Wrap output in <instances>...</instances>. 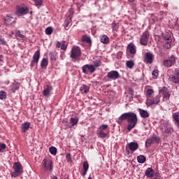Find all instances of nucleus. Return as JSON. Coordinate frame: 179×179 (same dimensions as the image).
Instances as JSON below:
<instances>
[{
	"mask_svg": "<svg viewBox=\"0 0 179 179\" xmlns=\"http://www.w3.org/2000/svg\"><path fill=\"white\" fill-rule=\"evenodd\" d=\"M6 149V144L3 143H0V152H3Z\"/></svg>",
	"mask_w": 179,
	"mask_h": 179,
	"instance_id": "obj_46",
	"label": "nucleus"
},
{
	"mask_svg": "<svg viewBox=\"0 0 179 179\" xmlns=\"http://www.w3.org/2000/svg\"><path fill=\"white\" fill-rule=\"evenodd\" d=\"M136 0H128L129 2L133 3L135 2Z\"/></svg>",
	"mask_w": 179,
	"mask_h": 179,
	"instance_id": "obj_56",
	"label": "nucleus"
},
{
	"mask_svg": "<svg viewBox=\"0 0 179 179\" xmlns=\"http://www.w3.org/2000/svg\"><path fill=\"white\" fill-rule=\"evenodd\" d=\"M137 162L143 164V163H145V162H146V157H145V156L143 155H139L137 157Z\"/></svg>",
	"mask_w": 179,
	"mask_h": 179,
	"instance_id": "obj_34",
	"label": "nucleus"
},
{
	"mask_svg": "<svg viewBox=\"0 0 179 179\" xmlns=\"http://www.w3.org/2000/svg\"><path fill=\"white\" fill-rule=\"evenodd\" d=\"M48 65V60L45 58H43L41 63V68H45Z\"/></svg>",
	"mask_w": 179,
	"mask_h": 179,
	"instance_id": "obj_36",
	"label": "nucleus"
},
{
	"mask_svg": "<svg viewBox=\"0 0 179 179\" xmlns=\"http://www.w3.org/2000/svg\"><path fill=\"white\" fill-rule=\"evenodd\" d=\"M81 41H83V43H87V44L92 45V39L87 35H83L81 37Z\"/></svg>",
	"mask_w": 179,
	"mask_h": 179,
	"instance_id": "obj_26",
	"label": "nucleus"
},
{
	"mask_svg": "<svg viewBox=\"0 0 179 179\" xmlns=\"http://www.w3.org/2000/svg\"><path fill=\"white\" fill-rule=\"evenodd\" d=\"M169 80L170 82H173V83H176V85H179V69H176L173 71L172 75H171L169 78Z\"/></svg>",
	"mask_w": 179,
	"mask_h": 179,
	"instance_id": "obj_6",
	"label": "nucleus"
},
{
	"mask_svg": "<svg viewBox=\"0 0 179 179\" xmlns=\"http://www.w3.org/2000/svg\"><path fill=\"white\" fill-rule=\"evenodd\" d=\"M83 171L82 173L83 177H85L87 173V170H89V163L87 162H84L83 164Z\"/></svg>",
	"mask_w": 179,
	"mask_h": 179,
	"instance_id": "obj_23",
	"label": "nucleus"
},
{
	"mask_svg": "<svg viewBox=\"0 0 179 179\" xmlns=\"http://www.w3.org/2000/svg\"><path fill=\"white\" fill-rule=\"evenodd\" d=\"M0 45H6V41H5V38H0Z\"/></svg>",
	"mask_w": 179,
	"mask_h": 179,
	"instance_id": "obj_50",
	"label": "nucleus"
},
{
	"mask_svg": "<svg viewBox=\"0 0 179 179\" xmlns=\"http://www.w3.org/2000/svg\"><path fill=\"white\" fill-rule=\"evenodd\" d=\"M49 152L51 153V155H53V156H55L57 155V148L52 146L49 148Z\"/></svg>",
	"mask_w": 179,
	"mask_h": 179,
	"instance_id": "obj_40",
	"label": "nucleus"
},
{
	"mask_svg": "<svg viewBox=\"0 0 179 179\" xmlns=\"http://www.w3.org/2000/svg\"><path fill=\"white\" fill-rule=\"evenodd\" d=\"M108 135V134L104 133L103 130H98L97 136H99V138H102L103 139H104V138H107Z\"/></svg>",
	"mask_w": 179,
	"mask_h": 179,
	"instance_id": "obj_31",
	"label": "nucleus"
},
{
	"mask_svg": "<svg viewBox=\"0 0 179 179\" xmlns=\"http://www.w3.org/2000/svg\"><path fill=\"white\" fill-rule=\"evenodd\" d=\"M100 41L103 44H108L110 43V38L107 35H101L100 36Z\"/></svg>",
	"mask_w": 179,
	"mask_h": 179,
	"instance_id": "obj_24",
	"label": "nucleus"
},
{
	"mask_svg": "<svg viewBox=\"0 0 179 179\" xmlns=\"http://www.w3.org/2000/svg\"><path fill=\"white\" fill-rule=\"evenodd\" d=\"M78 122H79V119L78 117H71L70 119V124H71L70 128H73L75 125H78Z\"/></svg>",
	"mask_w": 179,
	"mask_h": 179,
	"instance_id": "obj_29",
	"label": "nucleus"
},
{
	"mask_svg": "<svg viewBox=\"0 0 179 179\" xmlns=\"http://www.w3.org/2000/svg\"><path fill=\"white\" fill-rule=\"evenodd\" d=\"M107 128H108V125H107V124H101L99 127L98 130L99 131H105V129H107Z\"/></svg>",
	"mask_w": 179,
	"mask_h": 179,
	"instance_id": "obj_44",
	"label": "nucleus"
},
{
	"mask_svg": "<svg viewBox=\"0 0 179 179\" xmlns=\"http://www.w3.org/2000/svg\"><path fill=\"white\" fill-rule=\"evenodd\" d=\"M93 66L94 68H99V66H101V59H96L93 62Z\"/></svg>",
	"mask_w": 179,
	"mask_h": 179,
	"instance_id": "obj_35",
	"label": "nucleus"
},
{
	"mask_svg": "<svg viewBox=\"0 0 179 179\" xmlns=\"http://www.w3.org/2000/svg\"><path fill=\"white\" fill-rule=\"evenodd\" d=\"M45 34L48 36H50V34H52V27H48L45 29Z\"/></svg>",
	"mask_w": 179,
	"mask_h": 179,
	"instance_id": "obj_41",
	"label": "nucleus"
},
{
	"mask_svg": "<svg viewBox=\"0 0 179 179\" xmlns=\"http://www.w3.org/2000/svg\"><path fill=\"white\" fill-rule=\"evenodd\" d=\"M80 55H82V52L80 51V48L78 46H73L71 50L70 57L72 59H75L78 61L79 58H80Z\"/></svg>",
	"mask_w": 179,
	"mask_h": 179,
	"instance_id": "obj_3",
	"label": "nucleus"
},
{
	"mask_svg": "<svg viewBox=\"0 0 179 179\" xmlns=\"http://www.w3.org/2000/svg\"><path fill=\"white\" fill-rule=\"evenodd\" d=\"M155 94V91L152 89H148L146 91V97L147 99H150L152 97V95Z\"/></svg>",
	"mask_w": 179,
	"mask_h": 179,
	"instance_id": "obj_32",
	"label": "nucleus"
},
{
	"mask_svg": "<svg viewBox=\"0 0 179 179\" xmlns=\"http://www.w3.org/2000/svg\"><path fill=\"white\" fill-rule=\"evenodd\" d=\"M139 148V144L136 142H131L126 145V153L127 155H130L131 151V153H134L136 150H138V148Z\"/></svg>",
	"mask_w": 179,
	"mask_h": 179,
	"instance_id": "obj_4",
	"label": "nucleus"
},
{
	"mask_svg": "<svg viewBox=\"0 0 179 179\" xmlns=\"http://www.w3.org/2000/svg\"><path fill=\"white\" fill-rule=\"evenodd\" d=\"M174 64H176V57L173 55L169 57V59H165L163 61V65L166 68H171V66H173Z\"/></svg>",
	"mask_w": 179,
	"mask_h": 179,
	"instance_id": "obj_10",
	"label": "nucleus"
},
{
	"mask_svg": "<svg viewBox=\"0 0 179 179\" xmlns=\"http://www.w3.org/2000/svg\"><path fill=\"white\" fill-rule=\"evenodd\" d=\"M83 73H85V75H87L90 72V73H93L94 71H96V68H94V66L93 64H85L82 67Z\"/></svg>",
	"mask_w": 179,
	"mask_h": 179,
	"instance_id": "obj_9",
	"label": "nucleus"
},
{
	"mask_svg": "<svg viewBox=\"0 0 179 179\" xmlns=\"http://www.w3.org/2000/svg\"><path fill=\"white\" fill-rule=\"evenodd\" d=\"M50 59L52 61H57V55H55V53L50 52Z\"/></svg>",
	"mask_w": 179,
	"mask_h": 179,
	"instance_id": "obj_47",
	"label": "nucleus"
},
{
	"mask_svg": "<svg viewBox=\"0 0 179 179\" xmlns=\"http://www.w3.org/2000/svg\"><path fill=\"white\" fill-rule=\"evenodd\" d=\"M159 142H160V137H158V136L151 137L146 140L145 146L147 148H149L150 147L152 143H159Z\"/></svg>",
	"mask_w": 179,
	"mask_h": 179,
	"instance_id": "obj_11",
	"label": "nucleus"
},
{
	"mask_svg": "<svg viewBox=\"0 0 179 179\" xmlns=\"http://www.w3.org/2000/svg\"><path fill=\"white\" fill-rule=\"evenodd\" d=\"M4 23L5 24H6V26H10V24H12V23H16V21L14 20L13 17L7 15L5 18H4Z\"/></svg>",
	"mask_w": 179,
	"mask_h": 179,
	"instance_id": "obj_19",
	"label": "nucleus"
},
{
	"mask_svg": "<svg viewBox=\"0 0 179 179\" xmlns=\"http://www.w3.org/2000/svg\"><path fill=\"white\" fill-rule=\"evenodd\" d=\"M138 111L140 113L141 117L142 118H148L150 115L149 112L148 110H143V109H138Z\"/></svg>",
	"mask_w": 179,
	"mask_h": 179,
	"instance_id": "obj_25",
	"label": "nucleus"
},
{
	"mask_svg": "<svg viewBox=\"0 0 179 179\" xmlns=\"http://www.w3.org/2000/svg\"><path fill=\"white\" fill-rule=\"evenodd\" d=\"M128 118V113H125L122 114L116 120V122H117V124H119L120 125H121V124H122V121H125V120H127Z\"/></svg>",
	"mask_w": 179,
	"mask_h": 179,
	"instance_id": "obj_18",
	"label": "nucleus"
},
{
	"mask_svg": "<svg viewBox=\"0 0 179 179\" xmlns=\"http://www.w3.org/2000/svg\"><path fill=\"white\" fill-rule=\"evenodd\" d=\"M52 90V86L46 85V88L43 90V96L46 97L50 96V92Z\"/></svg>",
	"mask_w": 179,
	"mask_h": 179,
	"instance_id": "obj_28",
	"label": "nucleus"
},
{
	"mask_svg": "<svg viewBox=\"0 0 179 179\" xmlns=\"http://www.w3.org/2000/svg\"><path fill=\"white\" fill-rule=\"evenodd\" d=\"M36 6H41L43 5V0H34Z\"/></svg>",
	"mask_w": 179,
	"mask_h": 179,
	"instance_id": "obj_45",
	"label": "nucleus"
},
{
	"mask_svg": "<svg viewBox=\"0 0 179 179\" xmlns=\"http://www.w3.org/2000/svg\"><path fill=\"white\" fill-rule=\"evenodd\" d=\"M29 8L27 6H18L16 10L17 16H23L24 15H27L29 13Z\"/></svg>",
	"mask_w": 179,
	"mask_h": 179,
	"instance_id": "obj_8",
	"label": "nucleus"
},
{
	"mask_svg": "<svg viewBox=\"0 0 179 179\" xmlns=\"http://www.w3.org/2000/svg\"><path fill=\"white\" fill-rule=\"evenodd\" d=\"M15 36L17 38H24V35L22 34L19 30L15 32Z\"/></svg>",
	"mask_w": 179,
	"mask_h": 179,
	"instance_id": "obj_42",
	"label": "nucleus"
},
{
	"mask_svg": "<svg viewBox=\"0 0 179 179\" xmlns=\"http://www.w3.org/2000/svg\"><path fill=\"white\" fill-rule=\"evenodd\" d=\"M43 167L45 170H49L50 171H52V161L50 159H44L43 160Z\"/></svg>",
	"mask_w": 179,
	"mask_h": 179,
	"instance_id": "obj_14",
	"label": "nucleus"
},
{
	"mask_svg": "<svg viewBox=\"0 0 179 179\" xmlns=\"http://www.w3.org/2000/svg\"><path fill=\"white\" fill-rule=\"evenodd\" d=\"M153 59H155V56L150 52H146L144 55V62L145 64H153Z\"/></svg>",
	"mask_w": 179,
	"mask_h": 179,
	"instance_id": "obj_13",
	"label": "nucleus"
},
{
	"mask_svg": "<svg viewBox=\"0 0 179 179\" xmlns=\"http://www.w3.org/2000/svg\"><path fill=\"white\" fill-rule=\"evenodd\" d=\"M88 179H93V178H92V177H89Z\"/></svg>",
	"mask_w": 179,
	"mask_h": 179,
	"instance_id": "obj_59",
	"label": "nucleus"
},
{
	"mask_svg": "<svg viewBox=\"0 0 179 179\" xmlns=\"http://www.w3.org/2000/svg\"><path fill=\"white\" fill-rule=\"evenodd\" d=\"M69 26V22L68 21L65 22L64 27L66 29V27H68Z\"/></svg>",
	"mask_w": 179,
	"mask_h": 179,
	"instance_id": "obj_54",
	"label": "nucleus"
},
{
	"mask_svg": "<svg viewBox=\"0 0 179 179\" xmlns=\"http://www.w3.org/2000/svg\"><path fill=\"white\" fill-rule=\"evenodd\" d=\"M127 129L129 131L134 129L136 126V124H138V117L136 116V114L132 112L127 113Z\"/></svg>",
	"mask_w": 179,
	"mask_h": 179,
	"instance_id": "obj_1",
	"label": "nucleus"
},
{
	"mask_svg": "<svg viewBox=\"0 0 179 179\" xmlns=\"http://www.w3.org/2000/svg\"><path fill=\"white\" fill-rule=\"evenodd\" d=\"M0 61H2V55H0Z\"/></svg>",
	"mask_w": 179,
	"mask_h": 179,
	"instance_id": "obj_58",
	"label": "nucleus"
},
{
	"mask_svg": "<svg viewBox=\"0 0 179 179\" xmlns=\"http://www.w3.org/2000/svg\"><path fill=\"white\" fill-rule=\"evenodd\" d=\"M51 178L52 179H58V178L57 176H52Z\"/></svg>",
	"mask_w": 179,
	"mask_h": 179,
	"instance_id": "obj_55",
	"label": "nucleus"
},
{
	"mask_svg": "<svg viewBox=\"0 0 179 179\" xmlns=\"http://www.w3.org/2000/svg\"><path fill=\"white\" fill-rule=\"evenodd\" d=\"M61 44H62V43H60L59 41H58V42L57 43V44H56L57 48H59L61 47Z\"/></svg>",
	"mask_w": 179,
	"mask_h": 179,
	"instance_id": "obj_53",
	"label": "nucleus"
},
{
	"mask_svg": "<svg viewBox=\"0 0 179 179\" xmlns=\"http://www.w3.org/2000/svg\"><path fill=\"white\" fill-rule=\"evenodd\" d=\"M160 94H162L164 99L165 100H169L170 99V94L169 93V90L165 87H163L161 90H159Z\"/></svg>",
	"mask_w": 179,
	"mask_h": 179,
	"instance_id": "obj_16",
	"label": "nucleus"
},
{
	"mask_svg": "<svg viewBox=\"0 0 179 179\" xmlns=\"http://www.w3.org/2000/svg\"><path fill=\"white\" fill-rule=\"evenodd\" d=\"M164 129L163 127H161V131L163 132V134H171L174 131V129H173V127H167V124H164Z\"/></svg>",
	"mask_w": 179,
	"mask_h": 179,
	"instance_id": "obj_20",
	"label": "nucleus"
},
{
	"mask_svg": "<svg viewBox=\"0 0 179 179\" xmlns=\"http://www.w3.org/2000/svg\"><path fill=\"white\" fill-rule=\"evenodd\" d=\"M129 94H130L131 96H134V90H132V88H130V89L129 90Z\"/></svg>",
	"mask_w": 179,
	"mask_h": 179,
	"instance_id": "obj_52",
	"label": "nucleus"
},
{
	"mask_svg": "<svg viewBox=\"0 0 179 179\" xmlns=\"http://www.w3.org/2000/svg\"><path fill=\"white\" fill-rule=\"evenodd\" d=\"M145 174L148 178H152L155 177V170H153L152 168H148L145 172Z\"/></svg>",
	"mask_w": 179,
	"mask_h": 179,
	"instance_id": "obj_21",
	"label": "nucleus"
},
{
	"mask_svg": "<svg viewBox=\"0 0 179 179\" xmlns=\"http://www.w3.org/2000/svg\"><path fill=\"white\" fill-rule=\"evenodd\" d=\"M171 42L172 41H164V45H163L164 48H165V50H169L171 48Z\"/></svg>",
	"mask_w": 179,
	"mask_h": 179,
	"instance_id": "obj_33",
	"label": "nucleus"
},
{
	"mask_svg": "<svg viewBox=\"0 0 179 179\" xmlns=\"http://www.w3.org/2000/svg\"><path fill=\"white\" fill-rule=\"evenodd\" d=\"M61 50H63L64 51H65V50H66L67 46L66 45H65V41H62V44H61Z\"/></svg>",
	"mask_w": 179,
	"mask_h": 179,
	"instance_id": "obj_48",
	"label": "nucleus"
},
{
	"mask_svg": "<svg viewBox=\"0 0 179 179\" xmlns=\"http://www.w3.org/2000/svg\"><path fill=\"white\" fill-rule=\"evenodd\" d=\"M153 79H157V76H159V70L155 69L152 71Z\"/></svg>",
	"mask_w": 179,
	"mask_h": 179,
	"instance_id": "obj_43",
	"label": "nucleus"
},
{
	"mask_svg": "<svg viewBox=\"0 0 179 179\" xmlns=\"http://www.w3.org/2000/svg\"><path fill=\"white\" fill-rule=\"evenodd\" d=\"M6 92L1 90L0 91V100H5V99H6Z\"/></svg>",
	"mask_w": 179,
	"mask_h": 179,
	"instance_id": "obj_39",
	"label": "nucleus"
},
{
	"mask_svg": "<svg viewBox=\"0 0 179 179\" xmlns=\"http://www.w3.org/2000/svg\"><path fill=\"white\" fill-rule=\"evenodd\" d=\"M163 38L164 41H173V40L171 39V36L169 35V34H164L163 35Z\"/></svg>",
	"mask_w": 179,
	"mask_h": 179,
	"instance_id": "obj_38",
	"label": "nucleus"
},
{
	"mask_svg": "<svg viewBox=\"0 0 179 179\" xmlns=\"http://www.w3.org/2000/svg\"><path fill=\"white\" fill-rule=\"evenodd\" d=\"M66 159L67 160L68 162H72V158L71 157V154L70 153H67L66 155Z\"/></svg>",
	"mask_w": 179,
	"mask_h": 179,
	"instance_id": "obj_49",
	"label": "nucleus"
},
{
	"mask_svg": "<svg viewBox=\"0 0 179 179\" xmlns=\"http://www.w3.org/2000/svg\"><path fill=\"white\" fill-rule=\"evenodd\" d=\"M20 87V84L17 82H14L11 85V90L15 93V90H18L19 87Z\"/></svg>",
	"mask_w": 179,
	"mask_h": 179,
	"instance_id": "obj_30",
	"label": "nucleus"
},
{
	"mask_svg": "<svg viewBox=\"0 0 179 179\" xmlns=\"http://www.w3.org/2000/svg\"><path fill=\"white\" fill-rule=\"evenodd\" d=\"M150 38V34L149 31H145L140 36V44L141 45H148V41Z\"/></svg>",
	"mask_w": 179,
	"mask_h": 179,
	"instance_id": "obj_5",
	"label": "nucleus"
},
{
	"mask_svg": "<svg viewBox=\"0 0 179 179\" xmlns=\"http://www.w3.org/2000/svg\"><path fill=\"white\" fill-rule=\"evenodd\" d=\"M40 59V50H36L33 56V59L31 62V67L33 68L36 64H38Z\"/></svg>",
	"mask_w": 179,
	"mask_h": 179,
	"instance_id": "obj_15",
	"label": "nucleus"
},
{
	"mask_svg": "<svg viewBox=\"0 0 179 179\" xmlns=\"http://www.w3.org/2000/svg\"><path fill=\"white\" fill-rule=\"evenodd\" d=\"M29 128H30V122H25L21 125L22 132H27Z\"/></svg>",
	"mask_w": 179,
	"mask_h": 179,
	"instance_id": "obj_22",
	"label": "nucleus"
},
{
	"mask_svg": "<svg viewBox=\"0 0 179 179\" xmlns=\"http://www.w3.org/2000/svg\"><path fill=\"white\" fill-rule=\"evenodd\" d=\"M90 87L86 85H83L80 88V92L83 93V94H87Z\"/></svg>",
	"mask_w": 179,
	"mask_h": 179,
	"instance_id": "obj_27",
	"label": "nucleus"
},
{
	"mask_svg": "<svg viewBox=\"0 0 179 179\" xmlns=\"http://www.w3.org/2000/svg\"><path fill=\"white\" fill-rule=\"evenodd\" d=\"M127 52H129L131 55L136 54V47L134 43H129L127 47Z\"/></svg>",
	"mask_w": 179,
	"mask_h": 179,
	"instance_id": "obj_17",
	"label": "nucleus"
},
{
	"mask_svg": "<svg viewBox=\"0 0 179 179\" xmlns=\"http://www.w3.org/2000/svg\"><path fill=\"white\" fill-rule=\"evenodd\" d=\"M108 79H111V80H116V79H120V73L117 71H111L107 74Z\"/></svg>",
	"mask_w": 179,
	"mask_h": 179,
	"instance_id": "obj_12",
	"label": "nucleus"
},
{
	"mask_svg": "<svg viewBox=\"0 0 179 179\" xmlns=\"http://www.w3.org/2000/svg\"><path fill=\"white\" fill-rule=\"evenodd\" d=\"M60 57H61V59H64V55H61Z\"/></svg>",
	"mask_w": 179,
	"mask_h": 179,
	"instance_id": "obj_57",
	"label": "nucleus"
},
{
	"mask_svg": "<svg viewBox=\"0 0 179 179\" xmlns=\"http://www.w3.org/2000/svg\"><path fill=\"white\" fill-rule=\"evenodd\" d=\"M14 172H12L10 175L14 177H19L22 173H23V168L20 162H15L13 164Z\"/></svg>",
	"mask_w": 179,
	"mask_h": 179,
	"instance_id": "obj_2",
	"label": "nucleus"
},
{
	"mask_svg": "<svg viewBox=\"0 0 179 179\" xmlns=\"http://www.w3.org/2000/svg\"><path fill=\"white\" fill-rule=\"evenodd\" d=\"M160 103V96L157 95L152 99H147L145 104L147 107H150V106H157Z\"/></svg>",
	"mask_w": 179,
	"mask_h": 179,
	"instance_id": "obj_7",
	"label": "nucleus"
},
{
	"mask_svg": "<svg viewBox=\"0 0 179 179\" xmlns=\"http://www.w3.org/2000/svg\"><path fill=\"white\" fill-rule=\"evenodd\" d=\"M111 26L113 30H117V29H118V27L117 26V23L115 22H113Z\"/></svg>",
	"mask_w": 179,
	"mask_h": 179,
	"instance_id": "obj_51",
	"label": "nucleus"
},
{
	"mask_svg": "<svg viewBox=\"0 0 179 179\" xmlns=\"http://www.w3.org/2000/svg\"><path fill=\"white\" fill-rule=\"evenodd\" d=\"M134 65H135V63H134V61H132V60L127 61L126 63V66L129 69H132V68H134Z\"/></svg>",
	"mask_w": 179,
	"mask_h": 179,
	"instance_id": "obj_37",
	"label": "nucleus"
}]
</instances>
